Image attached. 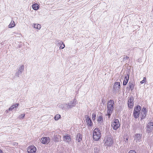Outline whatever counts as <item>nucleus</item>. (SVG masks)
<instances>
[{
  "label": "nucleus",
  "instance_id": "1",
  "mask_svg": "<svg viewBox=\"0 0 153 153\" xmlns=\"http://www.w3.org/2000/svg\"><path fill=\"white\" fill-rule=\"evenodd\" d=\"M114 102L112 100H110L108 102L107 106V115L108 118H110L111 115L114 111Z\"/></svg>",
  "mask_w": 153,
  "mask_h": 153
},
{
  "label": "nucleus",
  "instance_id": "2",
  "mask_svg": "<svg viewBox=\"0 0 153 153\" xmlns=\"http://www.w3.org/2000/svg\"><path fill=\"white\" fill-rule=\"evenodd\" d=\"M104 142L106 149H108V148L111 146L114 143L113 139L111 136H105L104 139Z\"/></svg>",
  "mask_w": 153,
  "mask_h": 153
},
{
  "label": "nucleus",
  "instance_id": "3",
  "mask_svg": "<svg viewBox=\"0 0 153 153\" xmlns=\"http://www.w3.org/2000/svg\"><path fill=\"white\" fill-rule=\"evenodd\" d=\"M101 135L100 129L98 128H95L93 132V139L95 141H98L100 138Z\"/></svg>",
  "mask_w": 153,
  "mask_h": 153
},
{
  "label": "nucleus",
  "instance_id": "4",
  "mask_svg": "<svg viewBox=\"0 0 153 153\" xmlns=\"http://www.w3.org/2000/svg\"><path fill=\"white\" fill-rule=\"evenodd\" d=\"M111 126L114 130H117L120 126L119 120L118 119H114L111 123Z\"/></svg>",
  "mask_w": 153,
  "mask_h": 153
},
{
  "label": "nucleus",
  "instance_id": "5",
  "mask_svg": "<svg viewBox=\"0 0 153 153\" xmlns=\"http://www.w3.org/2000/svg\"><path fill=\"white\" fill-rule=\"evenodd\" d=\"M140 110V107L139 105H137L134 108L133 112V115L134 118H137L139 117Z\"/></svg>",
  "mask_w": 153,
  "mask_h": 153
},
{
  "label": "nucleus",
  "instance_id": "6",
  "mask_svg": "<svg viewBox=\"0 0 153 153\" xmlns=\"http://www.w3.org/2000/svg\"><path fill=\"white\" fill-rule=\"evenodd\" d=\"M120 88V82H115L113 87V91L114 92H118Z\"/></svg>",
  "mask_w": 153,
  "mask_h": 153
},
{
  "label": "nucleus",
  "instance_id": "7",
  "mask_svg": "<svg viewBox=\"0 0 153 153\" xmlns=\"http://www.w3.org/2000/svg\"><path fill=\"white\" fill-rule=\"evenodd\" d=\"M146 131L148 133H150L153 129V123L150 122L147 126Z\"/></svg>",
  "mask_w": 153,
  "mask_h": 153
},
{
  "label": "nucleus",
  "instance_id": "8",
  "mask_svg": "<svg viewBox=\"0 0 153 153\" xmlns=\"http://www.w3.org/2000/svg\"><path fill=\"white\" fill-rule=\"evenodd\" d=\"M24 66L23 65H20L18 69V71L16 73V76L19 77V75L22 73L24 71Z\"/></svg>",
  "mask_w": 153,
  "mask_h": 153
},
{
  "label": "nucleus",
  "instance_id": "9",
  "mask_svg": "<svg viewBox=\"0 0 153 153\" xmlns=\"http://www.w3.org/2000/svg\"><path fill=\"white\" fill-rule=\"evenodd\" d=\"M36 150V147L33 146H31L27 149V152L29 153H35Z\"/></svg>",
  "mask_w": 153,
  "mask_h": 153
},
{
  "label": "nucleus",
  "instance_id": "10",
  "mask_svg": "<svg viewBox=\"0 0 153 153\" xmlns=\"http://www.w3.org/2000/svg\"><path fill=\"white\" fill-rule=\"evenodd\" d=\"M147 112V110L146 108L145 107H143L141 111V120L144 119L146 116V113Z\"/></svg>",
  "mask_w": 153,
  "mask_h": 153
},
{
  "label": "nucleus",
  "instance_id": "11",
  "mask_svg": "<svg viewBox=\"0 0 153 153\" xmlns=\"http://www.w3.org/2000/svg\"><path fill=\"white\" fill-rule=\"evenodd\" d=\"M58 107L62 110H66L70 109L69 105H68V104L65 103L59 105Z\"/></svg>",
  "mask_w": 153,
  "mask_h": 153
},
{
  "label": "nucleus",
  "instance_id": "12",
  "mask_svg": "<svg viewBox=\"0 0 153 153\" xmlns=\"http://www.w3.org/2000/svg\"><path fill=\"white\" fill-rule=\"evenodd\" d=\"M41 141L44 144H48L50 141V139L48 137H42Z\"/></svg>",
  "mask_w": 153,
  "mask_h": 153
},
{
  "label": "nucleus",
  "instance_id": "13",
  "mask_svg": "<svg viewBox=\"0 0 153 153\" xmlns=\"http://www.w3.org/2000/svg\"><path fill=\"white\" fill-rule=\"evenodd\" d=\"M76 100L75 99H74L73 100L71 101L69 103H68L69 105L70 109L74 107L76 104Z\"/></svg>",
  "mask_w": 153,
  "mask_h": 153
},
{
  "label": "nucleus",
  "instance_id": "14",
  "mask_svg": "<svg viewBox=\"0 0 153 153\" xmlns=\"http://www.w3.org/2000/svg\"><path fill=\"white\" fill-rule=\"evenodd\" d=\"M134 99L133 97H131L128 100V107L130 108H132L134 105Z\"/></svg>",
  "mask_w": 153,
  "mask_h": 153
},
{
  "label": "nucleus",
  "instance_id": "15",
  "mask_svg": "<svg viewBox=\"0 0 153 153\" xmlns=\"http://www.w3.org/2000/svg\"><path fill=\"white\" fill-rule=\"evenodd\" d=\"M86 123L88 126H91L93 124V123L90 117L87 116L86 118Z\"/></svg>",
  "mask_w": 153,
  "mask_h": 153
},
{
  "label": "nucleus",
  "instance_id": "16",
  "mask_svg": "<svg viewBox=\"0 0 153 153\" xmlns=\"http://www.w3.org/2000/svg\"><path fill=\"white\" fill-rule=\"evenodd\" d=\"M71 135H70L67 134L63 136V141L67 142H69L71 141Z\"/></svg>",
  "mask_w": 153,
  "mask_h": 153
},
{
  "label": "nucleus",
  "instance_id": "17",
  "mask_svg": "<svg viewBox=\"0 0 153 153\" xmlns=\"http://www.w3.org/2000/svg\"><path fill=\"white\" fill-rule=\"evenodd\" d=\"M124 76L125 77L123 84V85H125L127 83L128 81L129 80V74H127L126 75H125Z\"/></svg>",
  "mask_w": 153,
  "mask_h": 153
},
{
  "label": "nucleus",
  "instance_id": "18",
  "mask_svg": "<svg viewBox=\"0 0 153 153\" xmlns=\"http://www.w3.org/2000/svg\"><path fill=\"white\" fill-rule=\"evenodd\" d=\"M134 84L133 82H129L128 83V88L131 91H132L134 89Z\"/></svg>",
  "mask_w": 153,
  "mask_h": 153
},
{
  "label": "nucleus",
  "instance_id": "19",
  "mask_svg": "<svg viewBox=\"0 0 153 153\" xmlns=\"http://www.w3.org/2000/svg\"><path fill=\"white\" fill-rule=\"evenodd\" d=\"M141 137V135L140 134H136L135 136V140H136V142H140Z\"/></svg>",
  "mask_w": 153,
  "mask_h": 153
},
{
  "label": "nucleus",
  "instance_id": "20",
  "mask_svg": "<svg viewBox=\"0 0 153 153\" xmlns=\"http://www.w3.org/2000/svg\"><path fill=\"white\" fill-rule=\"evenodd\" d=\"M76 140L78 142H80L82 140V136L81 134L79 133L77 134Z\"/></svg>",
  "mask_w": 153,
  "mask_h": 153
},
{
  "label": "nucleus",
  "instance_id": "21",
  "mask_svg": "<svg viewBox=\"0 0 153 153\" xmlns=\"http://www.w3.org/2000/svg\"><path fill=\"white\" fill-rule=\"evenodd\" d=\"M32 26L35 28L38 29V30L40 29L41 27V26L40 25L36 23L33 24L32 25Z\"/></svg>",
  "mask_w": 153,
  "mask_h": 153
},
{
  "label": "nucleus",
  "instance_id": "22",
  "mask_svg": "<svg viewBox=\"0 0 153 153\" xmlns=\"http://www.w3.org/2000/svg\"><path fill=\"white\" fill-rule=\"evenodd\" d=\"M19 105V104L16 103L15 104L11 106L10 108H9V111H12L14 108L17 107Z\"/></svg>",
  "mask_w": 153,
  "mask_h": 153
},
{
  "label": "nucleus",
  "instance_id": "23",
  "mask_svg": "<svg viewBox=\"0 0 153 153\" xmlns=\"http://www.w3.org/2000/svg\"><path fill=\"white\" fill-rule=\"evenodd\" d=\"M15 25L14 22L13 21H11L10 24L8 25L9 28H12L14 27Z\"/></svg>",
  "mask_w": 153,
  "mask_h": 153
},
{
  "label": "nucleus",
  "instance_id": "24",
  "mask_svg": "<svg viewBox=\"0 0 153 153\" xmlns=\"http://www.w3.org/2000/svg\"><path fill=\"white\" fill-rule=\"evenodd\" d=\"M32 8L34 10H37L39 8V5L37 4H35L33 5Z\"/></svg>",
  "mask_w": 153,
  "mask_h": 153
},
{
  "label": "nucleus",
  "instance_id": "25",
  "mask_svg": "<svg viewBox=\"0 0 153 153\" xmlns=\"http://www.w3.org/2000/svg\"><path fill=\"white\" fill-rule=\"evenodd\" d=\"M97 121L99 123L101 124L103 122V118L102 116H99L97 118Z\"/></svg>",
  "mask_w": 153,
  "mask_h": 153
},
{
  "label": "nucleus",
  "instance_id": "26",
  "mask_svg": "<svg viewBox=\"0 0 153 153\" xmlns=\"http://www.w3.org/2000/svg\"><path fill=\"white\" fill-rule=\"evenodd\" d=\"M100 151V149L98 147H95L94 148V153H99Z\"/></svg>",
  "mask_w": 153,
  "mask_h": 153
},
{
  "label": "nucleus",
  "instance_id": "27",
  "mask_svg": "<svg viewBox=\"0 0 153 153\" xmlns=\"http://www.w3.org/2000/svg\"><path fill=\"white\" fill-rule=\"evenodd\" d=\"M61 117L60 115L59 114H56L54 117L55 120H58Z\"/></svg>",
  "mask_w": 153,
  "mask_h": 153
},
{
  "label": "nucleus",
  "instance_id": "28",
  "mask_svg": "<svg viewBox=\"0 0 153 153\" xmlns=\"http://www.w3.org/2000/svg\"><path fill=\"white\" fill-rule=\"evenodd\" d=\"M25 114H22L19 116L18 118L19 119H23L25 117Z\"/></svg>",
  "mask_w": 153,
  "mask_h": 153
},
{
  "label": "nucleus",
  "instance_id": "29",
  "mask_svg": "<svg viewBox=\"0 0 153 153\" xmlns=\"http://www.w3.org/2000/svg\"><path fill=\"white\" fill-rule=\"evenodd\" d=\"M96 115L95 113H93L92 115V119L93 120H95Z\"/></svg>",
  "mask_w": 153,
  "mask_h": 153
},
{
  "label": "nucleus",
  "instance_id": "30",
  "mask_svg": "<svg viewBox=\"0 0 153 153\" xmlns=\"http://www.w3.org/2000/svg\"><path fill=\"white\" fill-rule=\"evenodd\" d=\"M65 47V44L63 42V43L60 45L59 48L61 49H63Z\"/></svg>",
  "mask_w": 153,
  "mask_h": 153
},
{
  "label": "nucleus",
  "instance_id": "31",
  "mask_svg": "<svg viewBox=\"0 0 153 153\" xmlns=\"http://www.w3.org/2000/svg\"><path fill=\"white\" fill-rule=\"evenodd\" d=\"M60 137V136H58L57 137V136H56L55 138V140L56 142H58L59 141V138Z\"/></svg>",
  "mask_w": 153,
  "mask_h": 153
},
{
  "label": "nucleus",
  "instance_id": "32",
  "mask_svg": "<svg viewBox=\"0 0 153 153\" xmlns=\"http://www.w3.org/2000/svg\"><path fill=\"white\" fill-rule=\"evenodd\" d=\"M146 77H144L143 78V80L141 81L140 82V83H141V84H143V83L144 82H145L146 81Z\"/></svg>",
  "mask_w": 153,
  "mask_h": 153
},
{
  "label": "nucleus",
  "instance_id": "33",
  "mask_svg": "<svg viewBox=\"0 0 153 153\" xmlns=\"http://www.w3.org/2000/svg\"><path fill=\"white\" fill-rule=\"evenodd\" d=\"M128 153H136L135 151L134 150H131L128 152Z\"/></svg>",
  "mask_w": 153,
  "mask_h": 153
},
{
  "label": "nucleus",
  "instance_id": "34",
  "mask_svg": "<svg viewBox=\"0 0 153 153\" xmlns=\"http://www.w3.org/2000/svg\"><path fill=\"white\" fill-rule=\"evenodd\" d=\"M59 41H61L57 40L56 42V44L57 46H58V45L59 44Z\"/></svg>",
  "mask_w": 153,
  "mask_h": 153
},
{
  "label": "nucleus",
  "instance_id": "35",
  "mask_svg": "<svg viewBox=\"0 0 153 153\" xmlns=\"http://www.w3.org/2000/svg\"><path fill=\"white\" fill-rule=\"evenodd\" d=\"M59 44L58 45L59 46L61 45L62 43L63 42L62 41H59Z\"/></svg>",
  "mask_w": 153,
  "mask_h": 153
},
{
  "label": "nucleus",
  "instance_id": "36",
  "mask_svg": "<svg viewBox=\"0 0 153 153\" xmlns=\"http://www.w3.org/2000/svg\"><path fill=\"white\" fill-rule=\"evenodd\" d=\"M124 139H125L124 141H125L127 143L128 142V138H126V139H125V138H124Z\"/></svg>",
  "mask_w": 153,
  "mask_h": 153
},
{
  "label": "nucleus",
  "instance_id": "37",
  "mask_svg": "<svg viewBox=\"0 0 153 153\" xmlns=\"http://www.w3.org/2000/svg\"><path fill=\"white\" fill-rule=\"evenodd\" d=\"M0 153H3V151L1 149H0Z\"/></svg>",
  "mask_w": 153,
  "mask_h": 153
},
{
  "label": "nucleus",
  "instance_id": "38",
  "mask_svg": "<svg viewBox=\"0 0 153 153\" xmlns=\"http://www.w3.org/2000/svg\"><path fill=\"white\" fill-rule=\"evenodd\" d=\"M8 111H9V110H6V111L7 112V113H8Z\"/></svg>",
  "mask_w": 153,
  "mask_h": 153
},
{
  "label": "nucleus",
  "instance_id": "39",
  "mask_svg": "<svg viewBox=\"0 0 153 153\" xmlns=\"http://www.w3.org/2000/svg\"><path fill=\"white\" fill-rule=\"evenodd\" d=\"M19 36H22V34H19Z\"/></svg>",
  "mask_w": 153,
  "mask_h": 153
}]
</instances>
